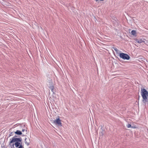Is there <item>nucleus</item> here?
I'll return each instance as SVG.
<instances>
[{"label":"nucleus","instance_id":"f257e3e1","mask_svg":"<svg viewBox=\"0 0 148 148\" xmlns=\"http://www.w3.org/2000/svg\"><path fill=\"white\" fill-rule=\"evenodd\" d=\"M141 95L142 97V101L146 104L148 102V92L144 88H141Z\"/></svg>","mask_w":148,"mask_h":148},{"label":"nucleus","instance_id":"f03ea898","mask_svg":"<svg viewBox=\"0 0 148 148\" xmlns=\"http://www.w3.org/2000/svg\"><path fill=\"white\" fill-rule=\"evenodd\" d=\"M22 141V139L21 138H13L10 141V144L14 142H15L14 144H13V146L14 147V145L16 147H18L20 146V142H21Z\"/></svg>","mask_w":148,"mask_h":148},{"label":"nucleus","instance_id":"7ed1b4c3","mask_svg":"<svg viewBox=\"0 0 148 148\" xmlns=\"http://www.w3.org/2000/svg\"><path fill=\"white\" fill-rule=\"evenodd\" d=\"M119 56L123 60H129L130 58V57L128 55L123 53H120Z\"/></svg>","mask_w":148,"mask_h":148},{"label":"nucleus","instance_id":"20e7f679","mask_svg":"<svg viewBox=\"0 0 148 148\" xmlns=\"http://www.w3.org/2000/svg\"><path fill=\"white\" fill-rule=\"evenodd\" d=\"M53 123L56 125H58L59 126H62L61 121L59 118H58L53 121Z\"/></svg>","mask_w":148,"mask_h":148},{"label":"nucleus","instance_id":"39448f33","mask_svg":"<svg viewBox=\"0 0 148 148\" xmlns=\"http://www.w3.org/2000/svg\"><path fill=\"white\" fill-rule=\"evenodd\" d=\"M136 41L138 43H141L143 42H144L145 43L146 40L144 39L143 38L139 39H136Z\"/></svg>","mask_w":148,"mask_h":148},{"label":"nucleus","instance_id":"423d86ee","mask_svg":"<svg viewBox=\"0 0 148 148\" xmlns=\"http://www.w3.org/2000/svg\"><path fill=\"white\" fill-rule=\"evenodd\" d=\"M30 140L29 138H26L25 140V143L27 146H28L29 145Z\"/></svg>","mask_w":148,"mask_h":148},{"label":"nucleus","instance_id":"0eeeda50","mask_svg":"<svg viewBox=\"0 0 148 148\" xmlns=\"http://www.w3.org/2000/svg\"><path fill=\"white\" fill-rule=\"evenodd\" d=\"M15 133L18 135H21L22 134V132L19 130H17L16 132H15Z\"/></svg>","mask_w":148,"mask_h":148},{"label":"nucleus","instance_id":"6e6552de","mask_svg":"<svg viewBox=\"0 0 148 148\" xmlns=\"http://www.w3.org/2000/svg\"><path fill=\"white\" fill-rule=\"evenodd\" d=\"M126 126L128 128L131 127L133 128H136V127L135 126H132L131 125L129 124H127Z\"/></svg>","mask_w":148,"mask_h":148},{"label":"nucleus","instance_id":"1a4fd4ad","mask_svg":"<svg viewBox=\"0 0 148 148\" xmlns=\"http://www.w3.org/2000/svg\"><path fill=\"white\" fill-rule=\"evenodd\" d=\"M49 88L51 90V91L53 92V93H54V87L53 86H50L49 87Z\"/></svg>","mask_w":148,"mask_h":148},{"label":"nucleus","instance_id":"9d476101","mask_svg":"<svg viewBox=\"0 0 148 148\" xmlns=\"http://www.w3.org/2000/svg\"><path fill=\"white\" fill-rule=\"evenodd\" d=\"M132 34L134 36H136V31L135 30H133L131 32Z\"/></svg>","mask_w":148,"mask_h":148},{"label":"nucleus","instance_id":"9b49d317","mask_svg":"<svg viewBox=\"0 0 148 148\" xmlns=\"http://www.w3.org/2000/svg\"><path fill=\"white\" fill-rule=\"evenodd\" d=\"M114 49L116 52L117 53H120L119 51L116 47L113 48Z\"/></svg>","mask_w":148,"mask_h":148},{"label":"nucleus","instance_id":"f8f14e48","mask_svg":"<svg viewBox=\"0 0 148 148\" xmlns=\"http://www.w3.org/2000/svg\"><path fill=\"white\" fill-rule=\"evenodd\" d=\"M18 147V148H24L23 146L21 144L20 146Z\"/></svg>","mask_w":148,"mask_h":148},{"label":"nucleus","instance_id":"ddd939ff","mask_svg":"<svg viewBox=\"0 0 148 148\" xmlns=\"http://www.w3.org/2000/svg\"><path fill=\"white\" fill-rule=\"evenodd\" d=\"M17 136L16 135L14 136L13 138H12V139H13V138H16Z\"/></svg>","mask_w":148,"mask_h":148},{"label":"nucleus","instance_id":"4468645a","mask_svg":"<svg viewBox=\"0 0 148 148\" xmlns=\"http://www.w3.org/2000/svg\"><path fill=\"white\" fill-rule=\"evenodd\" d=\"M25 131V129H23V130H22V132H24Z\"/></svg>","mask_w":148,"mask_h":148},{"label":"nucleus","instance_id":"2eb2a0df","mask_svg":"<svg viewBox=\"0 0 148 148\" xmlns=\"http://www.w3.org/2000/svg\"><path fill=\"white\" fill-rule=\"evenodd\" d=\"M12 132H11V134H12Z\"/></svg>","mask_w":148,"mask_h":148}]
</instances>
